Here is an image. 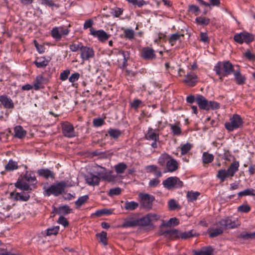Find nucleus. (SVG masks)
Returning a JSON list of instances; mask_svg holds the SVG:
<instances>
[{
	"mask_svg": "<svg viewBox=\"0 0 255 255\" xmlns=\"http://www.w3.org/2000/svg\"><path fill=\"white\" fill-rule=\"evenodd\" d=\"M178 168V163L177 161L172 158V156L170 158L166 165V169L167 171L169 172H173L175 171Z\"/></svg>",
	"mask_w": 255,
	"mask_h": 255,
	"instance_id": "nucleus-20",
	"label": "nucleus"
},
{
	"mask_svg": "<svg viewBox=\"0 0 255 255\" xmlns=\"http://www.w3.org/2000/svg\"><path fill=\"white\" fill-rule=\"evenodd\" d=\"M193 231L191 230L188 232H185L183 233H180L179 238H181L182 239H186L195 236L193 233Z\"/></svg>",
	"mask_w": 255,
	"mask_h": 255,
	"instance_id": "nucleus-51",
	"label": "nucleus"
},
{
	"mask_svg": "<svg viewBox=\"0 0 255 255\" xmlns=\"http://www.w3.org/2000/svg\"><path fill=\"white\" fill-rule=\"evenodd\" d=\"M145 138L147 140L152 141L151 146L153 148L157 147V141L159 140V133L158 130L149 128L145 133Z\"/></svg>",
	"mask_w": 255,
	"mask_h": 255,
	"instance_id": "nucleus-6",
	"label": "nucleus"
},
{
	"mask_svg": "<svg viewBox=\"0 0 255 255\" xmlns=\"http://www.w3.org/2000/svg\"><path fill=\"white\" fill-rule=\"evenodd\" d=\"M70 73V71L69 69H66L62 72L60 74V79L62 81L66 80Z\"/></svg>",
	"mask_w": 255,
	"mask_h": 255,
	"instance_id": "nucleus-54",
	"label": "nucleus"
},
{
	"mask_svg": "<svg viewBox=\"0 0 255 255\" xmlns=\"http://www.w3.org/2000/svg\"><path fill=\"white\" fill-rule=\"evenodd\" d=\"M138 207V203L134 201H127L124 204L125 209L127 210L133 211Z\"/></svg>",
	"mask_w": 255,
	"mask_h": 255,
	"instance_id": "nucleus-29",
	"label": "nucleus"
},
{
	"mask_svg": "<svg viewBox=\"0 0 255 255\" xmlns=\"http://www.w3.org/2000/svg\"><path fill=\"white\" fill-rule=\"evenodd\" d=\"M198 81L197 75L193 71H190L185 76L183 82L188 86L194 87Z\"/></svg>",
	"mask_w": 255,
	"mask_h": 255,
	"instance_id": "nucleus-10",
	"label": "nucleus"
},
{
	"mask_svg": "<svg viewBox=\"0 0 255 255\" xmlns=\"http://www.w3.org/2000/svg\"><path fill=\"white\" fill-rule=\"evenodd\" d=\"M234 39L236 42L240 44H242L243 42L248 43L254 40V37L252 34L248 32H243L236 34Z\"/></svg>",
	"mask_w": 255,
	"mask_h": 255,
	"instance_id": "nucleus-8",
	"label": "nucleus"
},
{
	"mask_svg": "<svg viewBox=\"0 0 255 255\" xmlns=\"http://www.w3.org/2000/svg\"><path fill=\"white\" fill-rule=\"evenodd\" d=\"M196 102L201 110H206L207 108V100L202 95H198L196 97Z\"/></svg>",
	"mask_w": 255,
	"mask_h": 255,
	"instance_id": "nucleus-22",
	"label": "nucleus"
},
{
	"mask_svg": "<svg viewBox=\"0 0 255 255\" xmlns=\"http://www.w3.org/2000/svg\"><path fill=\"white\" fill-rule=\"evenodd\" d=\"M93 24H94V21L91 19H89L87 20H86L84 24L83 28L84 29H87L89 28H90V29L93 28L92 26H93Z\"/></svg>",
	"mask_w": 255,
	"mask_h": 255,
	"instance_id": "nucleus-58",
	"label": "nucleus"
},
{
	"mask_svg": "<svg viewBox=\"0 0 255 255\" xmlns=\"http://www.w3.org/2000/svg\"><path fill=\"white\" fill-rule=\"evenodd\" d=\"M137 226H138L137 219L126 221L123 224V227L125 228L132 227Z\"/></svg>",
	"mask_w": 255,
	"mask_h": 255,
	"instance_id": "nucleus-43",
	"label": "nucleus"
},
{
	"mask_svg": "<svg viewBox=\"0 0 255 255\" xmlns=\"http://www.w3.org/2000/svg\"><path fill=\"white\" fill-rule=\"evenodd\" d=\"M49 62V60L46 59L44 57H37L34 61V64L39 68L45 67Z\"/></svg>",
	"mask_w": 255,
	"mask_h": 255,
	"instance_id": "nucleus-24",
	"label": "nucleus"
},
{
	"mask_svg": "<svg viewBox=\"0 0 255 255\" xmlns=\"http://www.w3.org/2000/svg\"><path fill=\"white\" fill-rule=\"evenodd\" d=\"M90 34L94 37H97L101 42H106L110 37V35L107 34L104 30H95L94 28L90 29Z\"/></svg>",
	"mask_w": 255,
	"mask_h": 255,
	"instance_id": "nucleus-9",
	"label": "nucleus"
},
{
	"mask_svg": "<svg viewBox=\"0 0 255 255\" xmlns=\"http://www.w3.org/2000/svg\"><path fill=\"white\" fill-rule=\"evenodd\" d=\"M193 145L190 143H186L181 147V153L182 155L187 154L192 148Z\"/></svg>",
	"mask_w": 255,
	"mask_h": 255,
	"instance_id": "nucleus-45",
	"label": "nucleus"
},
{
	"mask_svg": "<svg viewBox=\"0 0 255 255\" xmlns=\"http://www.w3.org/2000/svg\"><path fill=\"white\" fill-rule=\"evenodd\" d=\"M244 55L249 60H255V55L254 54H253L250 50L246 51L244 53Z\"/></svg>",
	"mask_w": 255,
	"mask_h": 255,
	"instance_id": "nucleus-59",
	"label": "nucleus"
},
{
	"mask_svg": "<svg viewBox=\"0 0 255 255\" xmlns=\"http://www.w3.org/2000/svg\"><path fill=\"white\" fill-rule=\"evenodd\" d=\"M142 205L146 208H150L154 197L148 194H140L139 195Z\"/></svg>",
	"mask_w": 255,
	"mask_h": 255,
	"instance_id": "nucleus-13",
	"label": "nucleus"
},
{
	"mask_svg": "<svg viewBox=\"0 0 255 255\" xmlns=\"http://www.w3.org/2000/svg\"><path fill=\"white\" fill-rule=\"evenodd\" d=\"M200 193L197 191H188L186 195V198L188 201L193 202L197 200Z\"/></svg>",
	"mask_w": 255,
	"mask_h": 255,
	"instance_id": "nucleus-30",
	"label": "nucleus"
},
{
	"mask_svg": "<svg viewBox=\"0 0 255 255\" xmlns=\"http://www.w3.org/2000/svg\"><path fill=\"white\" fill-rule=\"evenodd\" d=\"M141 103L142 102L141 100L139 99H134L130 105L132 108L134 109H137Z\"/></svg>",
	"mask_w": 255,
	"mask_h": 255,
	"instance_id": "nucleus-60",
	"label": "nucleus"
},
{
	"mask_svg": "<svg viewBox=\"0 0 255 255\" xmlns=\"http://www.w3.org/2000/svg\"><path fill=\"white\" fill-rule=\"evenodd\" d=\"M39 176L44 177L46 179L49 178H54V173L48 169H40L37 171Z\"/></svg>",
	"mask_w": 255,
	"mask_h": 255,
	"instance_id": "nucleus-23",
	"label": "nucleus"
},
{
	"mask_svg": "<svg viewBox=\"0 0 255 255\" xmlns=\"http://www.w3.org/2000/svg\"><path fill=\"white\" fill-rule=\"evenodd\" d=\"M58 222L60 224L62 225L65 227L68 226L69 225V223H68L67 220L66 219V218H65V217H64L63 216H60L59 218Z\"/></svg>",
	"mask_w": 255,
	"mask_h": 255,
	"instance_id": "nucleus-61",
	"label": "nucleus"
},
{
	"mask_svg": "<svg viewBox=\"0 0 255 255\" xmlns=\"http://www.w3.org/2000/svg\"><path fill=\"white\" fill-rule=\"evenodd\" d=\"M196 21L198 25L205 26L207 25V20L204 16H198L196 18Z\"/></svg>",
	"mask_w": 255,
	"mask_h": 255,
	"instance_id": "nucleus-52",
	"label": "nucleus"
},
{
	"mask_svg": "<svg viewBox=\"0 0 255 255\" xmlns=\"http://www.w3.org/2000/svg\"><path fill=\"white\" fill-rule=\"evenodd\" d=\"M80 74L77 72H75L73 73L69 78V81L70 82L72 83H74V82L77 81L80 78Z\"/></svg>",
	"mask_w": 255,
	"mask_h": 255,
	"instance_id": "nucleus-57",
	"label": "nucleus"
},
{
	"mask_svg": "<svg viewBox=\"0 0 255 255\" xmlns=\"http://www.w3.org/2000/svg\"><path fill=\"white\" fill-rule=\"evenodd\" d=\"M160 183V180L157 178H154L150 180L149 182V186L150 187H156Z\"/></svg>",
	"mask_w": 255,
	"mask_h": 255,
	"instance_id": "nucleus-62",
	"label": "nucleus"
},
{
	"mask_svg": "<svg viewBox=\"0 0 255 255\" xmlns=\"http://www.w3.org/2000/svg\"><path fill=\"white\" fill-rule=\"evenodd\" d=\"M15 186L16 188L24 191L31 190L29 185L26 182L22 181H17L15 184Z\"/></svg>",
	"mask_w": 255,
	"mask_h": 255,
	"instance_id": "nucleus-31",
	"label": "nucleus"
},
{
	"mask_svg": "<svg viewBox=\"0 0 255 255\" xmlns=\"http://www.w3.org/2000/svg\"><path fill=\"white\" fill-rule=\"evenodd\" d=\"M108 132L109 135L114 139H117L122 134V132L120 129L115 128H110Z\"/></svg>",
	"mask_w": 255,
	"mask_h": 255,
	"instance_id": "nucleus-35",
	"label": "nucleus"
},
{
	"mask_svg": "<svg viewBox=\"0 0 255 255\" xmlns=\"http://www.w3.org/2000/svg\"><path fill=\"white\" fill-rule=\"evenodd\" d=\"M141 56L145 60H152L156 58L154 50L149 47H144L142 49Z\"/></svg>",
	"mask_w": 255,
	"mask_h": 255,
	"instance_id": "nucleus-15",
	"label": "nucleus"
},
{
	"mask_svg": "<svg viewBox=\"0 0 255 255\" xmlns=\"http://www.w3.org/2000/svg\"><path fill=\"white\" fill-rule=\"evenodd\" d=\"M162 184L168 190L181 188L183 186V182L176 176L169 177L164 180Z\"/></svg>",
	"mask_w": 255,
	"mask_h": 255,
	"instance_id": "nucleus-5",
	"label": "nucleus"
},
{
	"mask_svg": "<svg viewBox=\"0 0 255 255\" xmlns=\"http://www.w3.org/2000/svg\"><path fill=\"white\" fill-rule=\"evenodd\" d=\"M100 179L101 178L103 180L111 181L112 180V178L110 173L107 172H102L98 174Z\"/></svg>",
	"mask_w": 255,
	"mask_h": 255,
	"instance_id": "nucleus-47",
	"label": "nucleus"
},
{
	"mask_svg": "<svg viewBox=\"0 0 255 255\" xmlns=\"http://www.w3.org/2000/svg\"><path fill=\"white\" fill-rule=\"evenodd\" d=\"M24 179L29 183L31 185H35L37 183V180L34 173L32 171H26L24 177Z\"/></svg>",
	"mask_w": 255,
	"mask_h": 255,
	"instance_id": "nucleus-21",
	"label": "nucleus"
},
{
	"mask_svg": "<svg viewBox=\"0 0 255 255\" xmlns=\"http://www.w3.org/2000/svg\"><path fill=\"white\" fill-rule=\"evenodd\" d=\"M10 196L15 201H27L30 198V195L25 192H22L21 193L11 192Z\"/></svg>",
	"mask_w": 255,
	"mask_h": 255,
	"instance_id": "nucleus-19",
	"label": "nucleus"
},
{
	"mask_svg": "<svg viewBox=\"0 0 255 255\" xmlns=\"http://www.w3.org/2000/svg\"><path fill=\"white\" fill-rule=\"evenodd\" d=\"M59 231V226H54L51 228H48L45 231V234L47 236L51 235H56Z\"/></svg>",
	"mask_w": 255,
	"mask_h": 255,
	"instance_id": "nucleus-37",
	"label": "nucleus"
},
{
	"mask_svg": "<svg viewBox=\"0 0 255 255\" xmlns=\"http://www.w3.org/2000/svg\"><path fill=\"white\" fill-rule=\"evenodd\" d=\"M0 104L4 109H12L14 107L12 100L6 95L0 96Z\"/></svg>",
	"mask_w": 255,
	"mask_h": 255,
	"instance_id": "nucleus-14",
	"label": "nucleus"
},
{
	"mask_svg": "<svg viewBox=\"0 0 255 255\" xmlns=\"http://www.w3.org/2000/svg\"><path fill=\"white\" fill-rule=\"evenodd\" d=\"M47 83V80L41 75L36 77L33 82V88L35 90L38 91L40 89L44 88V85Z\"/></svg>",
	"mask_w": 255,
	"mask_h": 255,
	"instance_id": "nucleus-16",
	"label": "nucleus"
},
{
	"mask_svg": "<svg viewBox=\"0 0 255 255\" xmlns=\"http://www.w3.org/2000/svg\"><path fill=\"white\" fill-rule=\"evenodd\" d=\"M104 123V121L101 119H96L93 121V125L95 127H99L102 126Z\"/></svg>",
	"mask_w": 255,
	"mask_h": 255,
	"instance_id": "nucleus-63",
	"label": "nucleus"
},
{
	"mask_svg": "<svg viewBox=\"0 0 255 255\" xmlns=\"http://www.w3.org/2000/svg\"><path fill=\"white\" fill-rule=\"evenodd\" d=\"M138 225L139 226H147L150 225L151 222L149 217L146 215V216L137 219Z\"/></svg>",
	"mask_w": 255,
	"mask_h": 255,
	"instance_id": "nucleus-36",
	"label": "nucleus"
},
{
	"mask_svg": "<svg viewBox=\"0 0 255 255\" xmlns=\"http://www.w3.org/2000/svg\"><path fill=\"white\" fill-rule=\"evenodd\" d=\"M219 224L223 230L235 228L238 226L236 221H233L230 217H226L221 219L219 222Z\"/></svg>",
	"mask_w": 255,
	"mask_h": 255,
	"instance_id": "nucleus-12",
	"label": "nucleus"
},
{
	"mask_svg": "<svg viewBox=\"0 0 255 255\" xmlns=\"http://www.w3.org/2000/svg\"><path fill=\"white\" fill-rule=\"evenodd\" d=\"M89 197L88 195H85L80 197L78 200L75 202V205L77 208H80L82 205L84 204L88 200Z\"/></svg>",
	"mask_w": 255,
	"mask_h": 255,
	"instance_id": "nucleus-39",
	"label": "nucleus"
},
{
	"mask_svg": "<svg viewBox=\"0 0 255 255\" xmlns=\"http://www.w3.org/2000/svg\"><path fill=\"white\" fill-rule=\"evenodd\" d=\"M96 236L100 238V242L104 245H107V234L104 231H102L101 233L97 234Z\"/></svg>",
	"mask_w": 255,
	"mask_h": 255,
	"instance_id": "nucleus-46",
	"label": "nucleus"
},
{
	"mask_svg": "<svg viewBox=\"0 0 255 255\" xmlns=\"http://www.w3.org/2000/svg\"><path fill=\"white\" fill-rule=\"evenodd\" d=\"M59 28L58 27H55L52 28L51 31V35L52 37L56 40H60L61 39V36L59 32Z\"/></svg>",
	"mask_w": 255,
	"mask_h": 255,
	"instance_id": "nucleus-42",
	"label": "nucleus"
},
{
	"mask_svg": "<svg viewBox=\"0 0 255 255\" xmlns=\"http://www.w3.org/2000/svg\"><path fill=\"white\" fill-rule=\"evenodd\" d=\"M168 206L170 210L180 209V206L175 199H170L168 202Z\"/></svg>",
	"mask_w": 255,
	"mask_h": 255,
	"instance_id": "nucleus-34",
	"label": "nucleus"
},
{
	"mask_svg": "<svg viewBox=\"0 0 255 255\" xmlns=\"http://www.w3.org/2000/svg\"><path fill=\"white\" fill-rule=\"evenodd\" d=\"M83 46V45L82 43H79L78 44L72 43L69 45V48L72 52H76L79 50L81 51Z\"/></svg>",
	"mask_w": 255,
	"mask_h": 255,
	"instance_id": "nucleus-49",
	"label": "nucleus"
},
{
	"mask_svg": "<svg viewBox=\"0 0 255 255\" xmlns=\"http://www.w3.org/2000/svg\"><path fill=\"white\" fill-rule=\"evenodd\" d=\"M223 229L220 227L219 228H212L209 232V236L211 238L217 237L223 233Z\"/></svg>",
	"mask_w": 255,
	"mask_h": 255,
	"instance_id": "nucleus-33",
	"label": "nucleus"
},
{
	"mask_svg": "<svg viewBox=\"0 0 255 255\" xmlns=\"http://www.w3.org/2000/svg\"><path fill=\"white\" fill-rule=\"evenodd\" d=\"M129 2L133 5H136L138 7H141L142 5L146 4V2L143 0H127Z\"/></svg>",
	"mask_w": 255,
	"mask_h": 255,
	"instance_id": "nucleus-56",
	"label": "nucleus"
},
{
	"mask_svg": "<svg viewBox=\"0 0 255 255\" xmlns=\"http://www.w3.org/2000/svg\"><path fill=\"white\" fill-rule=\"evenodd\" d=\"M166 233L167 234L169 235L171 237L179 238L180 232H179L177 230L173 229V230L167 231L166 232Z\"/></svg>",
	"mask_w": 255,
	"mask_h": 255,
	"instance_id": "nucleus-53",
	"label": "nucleus"
},
{
	"mask_svg": "<svg viewBox=\"0 0 255 255\" xmlns=\"http://www.w3.org/2000/svg\"><path fill=\"white\" fill-rule=\"evenodd\" d=\"M243 124L241 117L238 114H234L230 118L229 122L225 123V127L229 131H233L242 127Z\"/></svg>",
	"mask_w": 255,
	"mask_h": 255,
	"instance_id": "nucleus-4",
	"label": "nucleus"
},
{
	"mask_svg": "<svg viewBox=\"0 0 255 255\" xmlns=\"http://www.w3.org/2000/svg\"><path fill=\"white\" fill-rule=\"evenodd\" d=\"M124 32L126 38L129 40L132 39L134 38V32L132 29L127 28L125 29Z\"/></svg>",
	"mask_w": 255,
	"mask_h": 255,
	"instance_id": "nucleus-50",
	"label": "nucleus"
},
{
	"mask_svg": "<svg viewBox=\"0 0 255 255\" xmlns=\"http://www.w3.org/2000/svg\"><path fill=\"white\" fill-rule=\"evenodd\" d=\"M14 136L21 139L25 136L26 131L21 126H16L14 128Z\"/></svg>",
	"mask_w": 255,
	"mask_h": 255,
	"instance_id": "nucleus-25",
	"label": "nucleus"
},
{
	"mask_svg": "<svg viewBox=\"0 0 255 255\" xmlns=\"http://www.w3.org/2000/svg\"><path fill=\"white\" fill-rule=\"evenodd\" d=\"M182 34H180L179 33H174L170 35L169 38V42L173 46L176 41L180 39L181 36H183Z\"/></svg>",
	"mask_w": 255,
	"mask_h": 255,
	"instance_id": "nucleus-40",
	"label": "nucleus"
},
{
	"mask_svg": "<svg viewBox=\"0 0 255 255\" xmlns=\"http://www.w3.org/2000/svg\"><path fill=\"white\" fill-rule=\"evenodd\" d=\"M251 210V207L247 204H244L239 206L237 210L239 212L247 213Z\"/></svg>",
	"mask_w": 255,
	"mask_h": 255,
	"instance_id": "nucleus-44",
	"label": "nucleus"
},
{
	"mask_svg": "<svg viewBox=\"0 0 255 255\" xmlns=\"http://www.w3.org/2000/svg\"><path fill=\"white\" fill-rule=\"evenodd\" d=\"M113 213V212L110 209H108L106 208H104L101 210H98L96 211L95 213V215L98 217H100L103 215H111Z\"/></svg>",
	"mask_w": 255,
	"mask_h": 255,
	"instance_id": "nucleus-41",
	"label": "nucleus"
},
{
	"mask_svg": "<svg viewBox=\"0 0 255 255\" xmlns=\"http://www.w3.org/2000/svg\"><path fill=\"white\" fill-rule=\"evenodd\" d=\"M235 66L229 61L218 62L214 66V70L220 79L232 74Z\"/></svg>",
	"mask_w": 255,
	"mask_h": 255,
	"instance_id": "nucleus-1",
	"label": "nucleus"
},
{
	"mask_svg": "<svg viewBox=\"0 0 255 255\" xmlns=\"http://www.w3.org/2000/svg\"><path fill=\"white\" fill-rule=\"evenodd\" d=\"M86 183L90 186L98 185L100 181V177L98 176L90 173L85 176Z\"/></svg>",
	"mask_w": 255,
	"mask_h": 255,
	"instance_id": "nucleus-18",
	"label": "nucleus"
},
{
	"mask_svg": "<svg viewBox=\"0 0 255 255\" xmlns=\"http://www.w3.org/2000/svg\"><path fill=\"white\" fill-rule=\"evenodd\" d=\"M61 128L63 134L66 137L72 138L76 136V132L73 126L68 122L61 123Z\"/></svg>",
	"mask_w": 255,
	"mask_h": 255,
	"instance_id": "nucleus-7",
	"label": "nucleus"
},
{
	"mask_svg": "<svg viewBox=\"0 0 255 255\" xmlns=\"http://www.w3.org/2000/svg\"><path fill=\"white\" fill-rule=\"evenodd\" d=\"M95 57V51L92 47L83 46L81 50L80 57L83 61H88Z\"/></svg>",
	"mask_w": 255,
	"mask_h": 255,
	"instance_id": "nucleus-11",
	"label": "nucleus"
},
{
	"mask_svg": "<svg viewBox=\"0 0 255 255\" xmlns=\"http://www.w3.org/2000/svg\"><path fill=\"white\" fill-rule=\"evenodd\" d=\"M59 28V32L61 36L62 37L63 35H67L69 34L70 30L65 27L60 26L58 27Z\"/></svg>",
	"mask_w": 255,
	"mask_h": 255,
	"instance_id": "nucleus-64",
	"label": "nucleus"
},
{
	"mask_svg": "<svg viewBox=\"0 0 255 255\" xmlns=\"http://www.w3.org/2000/svg\"><path fill=\"white\" fill-rule=\"evenodd\" d=\"M239 197L246 196H255V190L253 188H248L238 193Z\"/></svg>",
	"mask_w": 255,
	"mask_h": 255,
	"instance_id": "nucleus-32",
	"label": "nucleus"
},
{
	"mask_svg": "<svg viewBox=\"0 0 255 255\" xmlns=\"http://www.w3.org/2000/svg\"><path fill=\"white\" fill-rule=\"evenodd\" d=\"M171 156L166 153L161 154L158 159V163L162 166L166 165Z\"/></svg>",
	"mask_w": 255,
	"mask_h": 255,
	"instance_id": "nucleus-27",
	"label": "nucleus"
},
{
	"mask_svg": "<svg viewBox=\"0 0 255 255\" xmlns=\"http://www.w3.org/2000/svg\"><path fill=\"white\" fill-rule=\"evenodd\" d=\"M239 167V162L234 161L231 163L227 170L221 169L218 172L217 177L222 181H224L226 178L234 176L235 173L238 171Z\"/></svg>",
	"mask_w": 255,
	"mask_h": 255,
	"instance_id": "nucleus-2",
	"label": "nucleus"
},
{
	"mask_svg": "<svg viewBox=\"0 0 255 255\" xmlns=\"http://www.w3.org/2000/svg\"><path fill=\"white\" fill-rule=\"evenodd\" d=\"M179 224L178 219L176 218H172L168 222L163 224V226L166 227H170L172 225L176 226Z\"/></svg>",
	"mask_w": 255,
	"mask_h": 255,
	"instance_id": "nucleus-48",
	"label": "nucleus"
},
{
	"mask_svg": "<svg viewBox=\"0 0 255 255\" xmlns=\"http://www.w3.org/2000/svg\"><path fill=\"white\" fill-rule=\"evenodd\" d=\"M127 168V165L124 162L119 163L115 166V169L118 174L123 173Z\"/></svg>",
	"mask_w": 255,
	"mask_h": 255,
	"instance_id": "nucleus-38",
	"label": "nucleus"
},
{
	"mask_svg": "<svg viewBox=\"0 0 255 255\" xmlns=\"http://www.w3.org/2000/svg\"><path fill=\"white\" fill-rule=\"evenodd\" d=\"M67 182L64 181H60L55 184L51 185L45 190V194L47 196L53 195L58 196L62 194L67 186Z\"/></svg>",
	"mask_w": 255,
	"mask_h": 255,
	"instance_id": "nucleus-3",
	"label": "nucleus"
},
{
	"mask_svg": "<svg viewBox=\"0 0 255 255\" xmlns=\"http://www.w3.org/2000/svg\"><path fill=\"white\" fill-rule=\"evenodd\" d=\"M122 190L119 187L112 188L110 190L108 195L110 196L119 195L121 194Z\"/></svg>",
	"mask_w": 255,
	"mask_h": 255,
	"instance_id": "nucleus-55",
	"label": "nucleus"
},
{
	"mask_svg": "<svg viewBox=\"0 0 255 255\" xmlns=\"http://www.w3.org/2000/svg\"><path fill=\"white\" fill-rule=\"evenodd\" d=\"M170 127L173 135H179L181 133L180 123L178 122L174 124L170 125Z\"/></svg>",
	"mask_w": 255,
	"mask_h": 255,
	"instance_id": "nucleus-28",
	"label": "nucleus"
},
{
	"mask_svg": "<svg viewBox=\"0 0 255 255\" xmlns=\"http://www.w3.org/2000/svg\"><path fill=\"white\" fill-rule=\"evenodd\" d=\"M236 69H234V79L238 85H243L245 83L246 78L241 73L238 65H235Z\"/></svg>",
	"mask_w": 255,
	"mask_h": 255,
	"instance_id": "nucleus-17",
	"label": "nucleus"
},
{
	"mask_svg": "<svg viewBox=\"0 0 255 255\" xmlns=\"http://www.w3.org/2000/svg\"><path fill=\"white\" fill-rule=\"evenodd\" d=\"M17 162L12 159L9 160L8 163L5 165V170L6 171H12L18 168Z\"/></svg>",
	"mask_w": 255,
	"mask_h": 255,
	"instance_id": "nucleus-26",
	"label": "nucleus"
}]
</instances>
